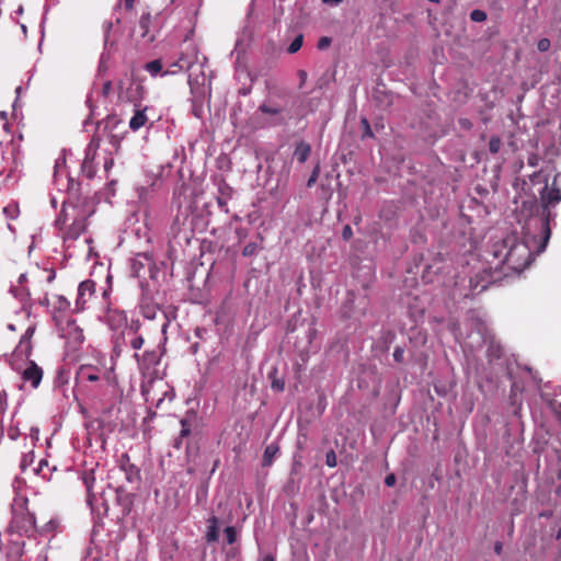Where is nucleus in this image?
Returning <instances> with one entry per match:
<instances>
[{
    "mask_svg": "<svg viewBox=\"0 0 561 561\" xmlns=\"http://www.w3.org/2000/svg\"><path fill=\"white\" fill-rule=\"evenodd\" d=\"M94 214V206L88 196L81 192V184L69 179L67 198L56 219V226L64 231V240H77L87 231L88 219Z\"/></svg>",
    "mask_w": 561,
    "mask_h": 561,
    "instance_id": "obj_1",
    "label": "nucleus"
},
{
    "mask_svg": "<svg viewBox=\"0 0 561 561\" xmlns=\"http://www.w3.org/2000/svg\"><path fill=\"white\" fill-rule=\"evenodd\" d=\"M56 273L54 270H34L23 273L19 277V284L23 286L26 294L44 307L50 306L47 287L55 280Z\"/></svg>",
    "mask_w": 561,
    "mask_h": 561,
    "instance_id": "obj_2",
    "label": "nucleus"
},
{
    "mask_svg": "<svg viewBox=\"0 0 561 561\" xmlns=\"http://www.w3.org/2000/svg\"><path fill=\"white\" fill-rule=\"evenodd\" d=\"M11 508L12 518L8 526V533L20 537H33L36 533V520L34 514L28 510V500L26 497H15Z\"/></svg>",
    "mask_w": 561,
    "mask_h": 561,
    "instance_id": "obj_3",
    "label": "nucleus"
},
{
    "mask_svg": "<svg viewBox=\"0 0 561 561\" xmlns=\"http://www.w3.org/2000/svg\"><path fill=\"white\" fill-rule=\"evenodd\" d=\"M162 353L154 348L146 350L141 354L138 352L134 354V358L142 377L140 390L145 397H148L152 383L160 378L159 365ZM146 399L148 400V398Z\"/></svg>",
    "mask_w": 561,
    "mask_h": 561,
    "instance_id": "obj_4",
    "label": "nucleus"
},
{
    "mask_svg": "<svg viewBox=\"0 0 561 561\" xmlns=\"http://www.w3.org/2000/svg\"><path fill=\"white\" fill-rule=\"evenodd\" d=\"M169 15L170 12L167 8L154 13L150 11L144 12L134 28V34L146 44L153 43L165 25Z\"/></svg>",
    "mask_w": 561,
    "mask_h": 561,
    "instance_id": "obj_5",
    "label": "nucleus"
},
{
    "mask_svg": "<svg viewBox=\"0 0 561 561\" xmlns=\"http://www.w3.org/2000/svg\"><path fill=\"white\" fill-rule=\"evenodd\" d=\"M503 247L506 249L503 263L514 272L520 273L527 268L534 260V254L526 242L507 238L504 240Z\"/></svg>",
    "mask_w": 561,
    "mask_h": 561,
    "instance_id": "obj_6",
    "label": "nucleus"
},
{
    "mask_svg": "<svg viewBox=\"0 0 561 561\" xmlns=\"http://www.w3.org/2000/svg\"><path fill=\"white\" fill-rule=\"evenodd\" d=\"M561 201V191L558 187H548V185L545 186V188L541 192V203H542V215L543 218L541 220V243L538 247V252L545 251L547 243L551 236V229H550V220H553L556 215L551 213L550 206H554Z\"/></svg>",
    "mask_w": 561,
    "mask_h": 561,
    "instance_id": "obj_7",
    "label": "nucleus"
},
{
    "mask_svg": "<svg viewBox=\"0 0 561 561\" xmlns=\"http://www.w3.org/2000/svg\"><path fill=\"white\" fill-rule=\"evenodd\" d=\"M118 98L122 101L134 103L135 107L140 106V102L146 95V89L137 77L130 76L126 80L117 81Z\"/></svg>",
    "mask_w": 561,
    "mask_h": 561,
    "instance_id": "obj_8",
    "label": "nucleus"
},
{
    "mask_svg": "<svg viewBox=\"0 0 561 561\" xmlns=\"http://www.w3.org/2000/svg\"><path fill=\"white\" fill-rule=\"evenodd\" d=\"M112 375V369L107 368L105 365H92V364H83L78 368L77 378L81 382H96L104 380L106 382L110 381Z\"/></svg>",
    "mask_w": 561,
    "mask_h": 561,
    "instance_id": "obj_9",
    "label": "nucleus"
},
{
    "mask_svg": "<svg viewBox=\"0 0 561 561\" xmlns=\"http://www.w3.org/2000/svg\"><path fill=\"white\" fill-rule=\"evenodd\" d=\"M43 375V369L33 360H28L26 367L21 371L23 382L30 383L33 389L38 388Z\"/></svg>",
    "mask_w": 561,
    "mask_h": 561,
    "instance_id": "obj_10",
    "label": "nucleus"
},
{
    "mask_svg": "<svg viewBox=\"0 0 561 561\" xmlns=\"http://www.w3.org/2000/svg\"><path fill=\"white\" fill-rule=\"evenodd\" d=\"M96 284L92 279H85L78 287V297L76 300L77 310L85 309L87 302L94 296Z\"/></svg>",
    "mask_w": 561,
    "mask_h": 561,
    "instance_id": "obj_11",
    "label": "nucleus"
},
{
    "mask_svg": "<svg viewBox=\"0 0 561 561\" xmlns=\"http://www.w3.org/2000/svg\"><path fill=\"white\" fill-rule=\"evenodd\" d=\"M35 333V327L30 325L26 331L23 333V335L20 339V342L18 346L14 350V353L18 356H25L28 357L32 353L33 345H32V337Z\"/></svg>",
    "mask_w": 561,
    "mask_h": 561,
    "instance_id": "obj_12",
    "label": "nucleus"
},
{
    "mask_svg": "<svg viewBox=\"0 0 561 561\" xmlns=\"http://www.w3.org/2000/svg\"><path fill=\"white\" fill-rule=\"evenodd\" d=\"M121 468L126 473V479L130 483L140 481V470L130 462V458L127 454H123L119 460Z\"/></svg>",
    "mask_w": 561,
    "mask_h": 561,
    "instance_id": "obj_13",
    "label": "nucleus"
},
{
    "mask_svg": "<svg viewBox=\"0 0 561 561\" xmlns=\"http://www.w3.org/2000/svg\"><path fill=\"white\" fill-rule=\"evenodd\" d=\"M123 342L126 346L134 351H139L145 344V337L140 334H134L133 332H122Z\"/></svg>",
    "mask_w": 561,
    "mask_h": 561,
    "instance_id": "obj_14",
    "label": "nucleus"
},
{
    "mask_svg": "<svg viewBox=\"0 0 561 561\" xmlns=\"http://www.w3.org/2000/svg\"><path fill=\"white\" fill-rule=\"evenodd\" d=\"M24 545L23 540H11L8 551L7 558L9 561H22V556L24 553Z\"/></svg>",
    "mask_w": 561,
    "mask_h": 561,
    "instance_id": "obj_15",
    "label": "nucleus"
},
{
    "mask_svg": "<svg viewBox=\"0 0 561 561\" xmlns=\"http://www.w3.org/2000/svg\"><path fill=\"white\" fill-rule=\"evenodd\" d=\"M147 107L141 108L140 106L136 107V111L134 115L131 116L129 121V128L134 131L139 130L141 127L145 126L148 118L146 115Z\"/></svg>",
    "mask_w": 561,
    "mask_h": 561,
    "instance_id": "obj_16",
    "label": "nucleus"
},
{
    "mask_svg": "<svg viewBox=\"0 0 561 561\" xmlns=\"http://www.w3.org/2000/svg\"><path fill=\"white\" fill-rule=\"evenodd\" d=\"M205 539L209 543L219 539V520L216 516H211L207 519V531Z\"/></svg>",
    "mask_w": 561,
    "mask_h": 561,
    "instance_id": "obj_17",
    "label": "nucleus"
},
{
    "mask_svg": "<svg viewBox=\"0 0 561 561\" xmlns=\"http://www.w3.org/2000/svg\"><path fill=\"white\" fill-rule=\"evenodd\" d=\"M311 153V146L301 140L299 142H297L296 147H295V151H294V158L299 162V163H304L308 160L309 156Z\"/></svg>",
    "mask_w": 561,
    "mask_h": 561,
    "instance_id": "obj_18",
    "label": "nucleus"
},
{
    "mask_svg": "<svg viewBox=\"0 0 561 561\" xmlns=\"http://www.w3.org/2000/svg\"><path fill=\"white\" fill-rule=\"evenodd\" d=\"M95 157L84 154V159L81 163V173L89 180L93 179L96 173V164L94 163Z\"/></svg>",
    "mask_w": 561,
    "mask_h": 561,
    "instance_id": "obj_19",
    "label": "nucleus"
},
{
    "mask_svg": "<svg viewBox=\"0 0 561 561\" xmlns=\"http://www.w3.org/2000/svg\"><path fill=\"white\" fill-rule=\"evenodd\" d=\"M278 451H279V446L277 444L273 443V444L267 445L265 447V450L263 454L262 466L270 467L273 463L274 458L276 457Z\"/></svg>",
    "mask_w": 561,
    "mask_h": 561,
    "instance_id": "obj_20",
    "label": "nucleus"
},
{
    "mask_svg": "<svg viewBox=\"0 0 561 561\" xmlns=\"http://www.w3.org/2000/svg\"><path fill=\"white\" fill-rule=\"evenodd\" d=\"M82 480H83V483H84L85 489H87L88 502L91 503L92 500L95 499V494L93 492V485H94V482H95L94 472L92 470L84 472L83 477H82Z\"/></svg>",
    "mask_w": 561,
    "mask_h": 561,
    "instance_id": "obj_21",
    "label": "nucleus"
},
{
    "mask_svg": "<svg viewBox=\"0 0 561 561\" xmlns=\"http://www.w3.org/2000/svg\"><path fill=\"white\" fill-rule=\"evenodd\" d=\"M53 299H54L53 308H54L55 311L64 312V311L69 309L70 302L62 295H54Z\"/></svg>",
    "mask_w": 561,
    "mask_h": 561,
    "instance_id": "obj_22",
    "label": "nucleus"
},
{
    "mask_svg": "<svg viewBox=\"0 0 561 561\" xmlns=\"http://www.w3.org/2000/svg\"><path fill=\"white\" fill-rule=\"evenodd\" d=\"M8 408V393L5 390L0 391V434L3 435V414Z\"/></svg>",
    "mask_w": 561,
    "mask_h": 561,
    "instance_id": "obj_23",
    "label": "nucleus"
},
{
    "mask_svg": "<svg viewBox=\"0 0 561 561\" xmlns=\"http://www.w3.org/2000/svg\"><path fill=\"white\" fill-rule=\"evenodd\" d=\"M162 62L160 59H154L145 65V70L148 71L152 77H156L162 70Z\"/></svg>",
    "mask_w": 561,
    "mask_h": 561,
    "instance_id": "obj_24",
    "label": "nucleus"
},
{
    "mask_svg": "<svg viewBox=\"0 0 561 561\" xmlns=\"http://www.w3.org/2000/svg\"><path fill=\"white\" fill-rule=\"evenodd\" d=\"M302 44H304V35L298 34L294 38V41L290 43V45L287 47L288 54H296L298 50H300V48L302 47Z\"/></svg>",
    "mask_w": 561,
    "mask_h": 561,
    "instance_id": "obj_25",
    "label": "nucleus"
},
{
    "mask_svg": "<svg viewBox=\"0 0 561 561\" xmlns=\"http://www.w3.org/2000/svg\"><path fill=\"white\" fill-rule=\"evenodd\" d=\"M99 148H100V138L98 136H93L88 145L85 153L90 154L91 157H96V151Z\"/></svg>",
    "mask_w": 561,
    "mask_h": 561,
    "instance_id": "obj_26",
    "label": "nucleus"
},
{
    "mask_svg": "<svg viewBox=\"0 0 561 561\" xmlns=\"http://www.w3.org/2000/svg\"><path fill=\"white\" fill-rule=\"evenodd\" d=\"M192 433V423L187 419L181 420L180 438L188 437Z\"/></svg>",
    "mask_w": 561,
    "mask_h": 561,
    "instance_id": "obj_27",
    "label": "nucleus"
},
{
    "mask_svg": "<svg viewBox=\"0 0 561 561\" xmlns=\"http://www.w3.org/2000/svg\"><path fill=\"white\" fill-rule=\"evenodd\" d=\"M502 146V140L499 136H492L489 141V150L491 153L496 154Z\"/></svg>",
    "mask_w": 561,
    "mask_h": 561,
    "instance_id": "obj_28",
    "label": "nucleus"
},
{
    "mask_svg": "<svg viewBox=\"0 0 561 561\" xmlns=\"http://www.w3.org/2000/svg\"><path fill=\"white\" fill-rule=\"evenodd\" d=\"M360 126L363 128V138H373L374 133L371 130L370 124L366 117H362Z\"/></svg>",
    "mask_w": 561,
    "mask_h": 561,
    "instance_id": "obj_29",
    "label": "nucleus"
},
{
    "mask_svg": "<svg viewBox=\"0 0 561 561\" xmlns=\"http://www.w3.org/2000/svg\"><path fill=\"white\" fill-rule=\"evenodd\" d=\"M3 213L7 215L10 219H15L19 216V207L15 204H10L3 208Z\"/></svg>",
    "mask_w": 561,
    "mask_h": 561,
    "instance_id": "obj_30",
    "label": "nucleus"
},
{
    "mask_svg": "<svg viewBox=\"0 0 561 561\" xmlns=\"http://www.w3.org/2000/svg\"><path fill=\"white\" fill-rule=\"evenodd\" d=\"M226 540L229 545H232L237 540V530L233 526H228L224 530Z\"/></svg>",
    "mask_w": 561,
    "mask_h": 561,
    "instance_id": "obj_31",
    "label": "nucleus"
},
{
    "mask_svg": "<svg viewBox=\"0 0 561 561\" xmlns=\"http://www.w3.org/2000/svg\"><path fill=\"white\" fill-rule=\"evenodd\" d=\"M140 328L141 322L139 320H131L123 332H133L134 334H140Z\"/></svg>",
    "mask_w": 561,
    "mask_h": 561,
    "instance_id": "obj_32",
    "label": "nucleus"
},
{
    "mask_svg": "<svg viewBox=\"0 0 561 561\" xmlns=\"http://www.w3.org/2000/svg\"><path fill=\"white\" fill-rule=\"evenodd\" d=\"M319 173H320V164H316V167L313 168L312 172H311V175L309 176L308 181H307V186L308 187H312L318 178H319Z\"/></svg>",
    "mask_w": 561,
    "mask_h": 561,
    "instance_id": "obj_33",
    "label": "nucleus"
},
{
    "mask_svg": "<svg viewBox=\"0 0 561 561\" xmlns=\"http://www.w3.org/2000/svg\"><path fill=\"white\" fill-rule=\"evenodd\" d=\"M470 19L473 21V22H483L486 20V13L482 10H473L471 13H470Z\"/></svg>",
    "mask_w": 561,
    "mask_h": 561,
    "instance_id": "obj_34",
    "label": "nucleus"
},
{
    "mask_svg": "<svg viewBox=\"0 0 561 561\" xmlns=\"http://www.w3.org/2000/svg\"><path fill=\"white\" fill-rule=\"evenodd\" d=\"M259 110L264 113V114H270V115H277L282 112L280 108L278 107H274V106H270L267 104H261Z\"/></svg>",
    "mask_w": 561,
    "mask_h": 561,
    "instance_id": "obj_35",
    "label": "nucleus"
},
{
    "mask_svg": "<svg viewBox=\"0 0 561 561\" xmlns=\"http://www.w3.org/2000/svg\"><path fill=\"white\" fill-rule=\"evenodd\" d=\"M256 250H257V244L254 242H250L243 248L242 255L243 256H252L256 253Z\"/></svg>",
    "mask_w": 561,
    "mask_h": 561,
    "instance_id": "obj_36",
    "label": "nucleus"
},
{
    "mask_svg": "<svg viewBox=\"0 0 561 561\" xmlns=\"http://www.w3.org/2000/svg\"><path fill=\"white\" fill-rule=\"evenodd\" d=\"M325 463L328 467L330 468H334L336 467L337 465V461H336V455L334 453V450H329L325 455Z\"/></svg>",
    "mask_w": 561,
    "mask_h": 561,
    "instance_id": "obj_37",
    "label": "nucleus"
},
{
    "mask_svg": "<svg viewBox=\"0 0 561 561\" xmlns=\"http://www.w3.org/2000/svg\"><path fill=\"white\" fill-rule=\"evenodd\" d=\"M113 92V83L111 80H106L102 84L101 94L103 98H108Z\"/></svg>",
    "mask_w": 561,
    "mask_h": 561,
    "instance_id": "obj_38",
    "label": "nucleus"
},
{
    "mask_svg": "<svg viewBox=\"0 0 561 561\" xmlns=\"http://www.w3.org/2000/svg\"><path fill=\"white\" fill-rule=\"evenodd\" d=\"M551 46V43H550V39L549 38H541L538 41L537 43V49L540 51V53H545V51H548L549 48Z\"/></svg>",
    "mask_w": 561,
    "mask_h": 561,
    "instance_id": "obj_39",
    "label": "nucleus"
},
{
    "mask_svg": "<svg viewBox=\"0 0 561 561\" xmlns=\"http://www.w3.org/2000/svg\"><path fill=\"white\" fill-rule=\"evenodd\" d=\"M393 359L397 363H402L404 359V348L401 346H397L393 351Z\"/></svg>",
    "mask_w": 561,
    "mask_h": 561,
    "instance_id": "obj_40",
    "label": "nucleus"
},
{
    "mask_svg": "<svg viewBox=\"0 0 561 561\" xmlns=\"http://www.w3.org/2000/svg\"><path fill=\"white\" fill-rule=\"evenodd\" d=\"M331 45V38L330 37H327V36H323L321 37L319 41H318V48L319 49H325L328 48L329 46Z\"/></svg>",
    "mask_w": 561,
    "mask_h": 561,
    "instance_id": "obj_41",
    "label": "nucleus"
},
{
    "mask_svg": "<svg viewBox=\"0 0 561 561\" xmlns=\"http://www.w3.org/2000/svg\"><path fill=\"white\" fill-rule=\"evenodd\" d=\"M118 123H119V119L117 118L116 115H108L105 119V127L115 126Z\"/></svg>",
    "mask_w": 561,
    "mask_h": 561,
    "instance_id": "obj_42",
    "label": "nucleus"
},
{
    "mask_svg": "<svg viewBox=\"0 0 561 561\" xmlns=\"http://www.w3.org/2000/svg\"><path fill=\"white\" fill-rule=\"evenodd\" d=\"M353 236V230L351 226L346 225L342 230V237L344 240H350Z\"/></svg>",
    "mask_w": 561,
    "mask_h": 561,
    "instance_id": "obj_43",
    "label": "nucleus"
},
{
    "mask_svg": "<svg viewBox=\"0 0 561 561\" xmlns=\"http://www.w3.org/2000/svg\"><path fill=\"white\" fill-rule=\"evenodd\" d=\"M396 481H397L396 476L393 473H390L386 477L385 484L387 486H393L396 484Z\"/></svg>",
    "mask_w": 561,
    "mask_h": 561,
    "instance_id": "obj_44",
    "label": "nucleus"
},
{
    "mask_svg": "<svg viewBox=\"0 0 561 561\" xmlns=\"http://www.w3.org/2000/svg\"><path fill=\"white\" fill-rule=\"evenodd\" d=\"M8 436L12 439V440H15L18 437H19V430L15 428V427H10L8 430Z\"/></svg>",
    "mask_w": 561,
    "mask_h": 561,
    "instance_id": "obj_45",
    "label": "nucleus"
},
{
    "mask_svg": "<svg viewBox=\"0 0 561 561\" xmlns=\"http://www.w3.org/2000/svg\"><path fill=\"white\" fill-rule=\"evenodd\" d=\"M298 77L300 80V88H301L306 83L308 75L305 70H298Z\"/></svg>",
    "mask_w": 561,
    "mask_h": 561,
    "instance_id": "obj_46",
    "label": "nucleus"
},
{
    "mask_svg": "<svg viewBox=\"0 0 561 561\" xmlns=\"http://www.w3.org/2000/svg\"><path fill=\"white\" fill-rule=\"evenodd\" d=\"M272 388H273V389H276V390H278V391H283V390H284V382H280V381H278V380H275V381H273V383H272Z\"/></svg>",
    "mask_w": 561,
    "mask_h": 561,
    "instance_id": "obj_47",
    "label": "nucleus"
},
{
    "mask_svg": "<svg viewBox=\"0 0 561 561\" xmlns=\"http://www.w3.org/2000/svg\"><path fill=\"white\" fill-rule=\"evenodd\" d=\"M12 173L13 168H10L9 170H7V168H0V176L5 174L7 178H10Z\"/></svg>",
    "mask_w": 561,
    "mask_h": 561,
    "instance_id": "obj_48",
    "label": "nucleus"
},
{
    "mask_svg": "<svg viewBox=\"0 0 561 561\" xmlns=\"http://www.w3.org/2000/svg\"><path fill=\"white\" fill-rule=\"evenodd\" d=\"M135 0H124V5L126 10H131L134 8Z\"/></svg>",
    "mask_w": 561,
    "mask_h": 561,
    "instance_id": "obj_49",
    "label": "nucleus"
},
{
    "mask_svg": "<svg viewBox=\"0 0 561 561\" xmlns=\"http://www.w3.org/2000/svg\"><path fill=\"white\" fill-rule=\"evenodd\" d=\"M537 162H538V159L535 154L530 156L528 158V164L531 165V167H536L537 165Z\"/></svg>",
    "mask_w": 561,
    "mask_h": 561,
    "instance_id": "obj_50",
    "label": "nucleus"
},
{
    "mask_svg": "<svg viewBox=\"0 0 561 561\" xmlns=\"http://www.w3.org/2000/svg\"><path fill=\"white\" fill-rule=\"evenodd\" d=\"M503 549V545L501 542H496L494 546V551L496 554H501Z\"/></svg>",
    "mask_w": 561,
    "mask_h": 561,
    "instance_id": "obj_51",
    "label": "nucleus"
},
{
    "mask_svg": "<svg viewBox=\"0 0 561 561\" xmlns=\"http://www.w3.org/2000/svg\"><path fill=\"white\" fill-rule=\"evenodd\" d=\"M27 461H28V455H25L21 461V468L22 470H24L26 468V465H27Z\"/></svg>",
    "mask_w": 561,
    "mask_h": 561,
    "instance_id": "obj_52",
    "label": "nucleus"
},
{
    "mask_svg": "<svg viewBox=\"0 0 561 561\" xmlns=\"http://www.w3.org/2000/svg\"><path fill=\"white\" fill-rule=\"evenodd\" d=\"M113 163H114L113 159H108L105 161L104 168L107 170L113 165Z\"/></svg>",
    "mask_w": 561,
    "mask_h": 561,
    "instance_id": "obj_53",
    "label": "nucleus"
},
{
    "mask_svg": "<svg viewBox=\"0 0 561 561\" xmlns=\"http://www.w3.org/2000/svg\"><path fill=\"white\" fill-rule=\"evenodd\" d=\"M460 124H461V126H463V127H469V126L471 125V124H470V122H469L468 119H460Z\"/></svg>",
    "mask_w": 561,
    "mask_h": 561,
    "instance_id": "obj_54",
    "label": "nucleus"
},
{
    "mask_svg": "<svg viewBox=\"0 0 561 561\" xmlns=\"http://www.w3.org/2000/svg\"><path fill=\"white\" fill-rule=\"evenodd\" d=\"M218 204H219V206H221V207L226 205V203H225L221 198H218Z\"/></svg>",
    "mask_w": 561,
    "mask_h": 561,
    "instance_id": "obj_55",
    "label": "nucleus"
},
{
    "mask_svg": "<svg viewBox=\"0 0 561 561\" xmlns=\"http://www.w3.org/2000/svg\"><path fill=\"white\" fill-rule=\"evenodd\" d=\"M263 561H274V559H273V557L267 556V557H265V558H264V560H263Z\"/></svg>",
    "mask_w": 561,
    "mask_h": 561,
    "instance_id": "obj_56",
    "label": "nucleus"
},
{
    "mask_svg": "<svg viewBox=\"0 0 561 561\" xmlns=\"http://www.w3.org/2000/svg\"><path fill=\"white\" fill-rule=\"evenodd\" d=\"M167 327H168V322H167V321H164V322H163V324H162V332H164V331H165Z\"/></svg>",
    "mask_w": 561,
    "mask_h": 561,
    "instance_id": "obj_57",
    "label": "nucleus"
},
{
    "mask_svg": "<svg viewBox=\"0 0 561 561\" xmlns=\"http://www.w3.org/2000/svg\"><path fill=\"white\" fill-rule=\"evenodd\" d=\"M12 159L15 160V153L14 151L11 152Z\"/></svg>",
    "mask_w": 561,
    "mask_h": 561,
    "instance_id": "obj_58",
    "label": "nucleus"
},
{
    "mask_svg": "<svg viewBox=\"0 0 561 561\" xmlns=\"http://www.w3.org/2000/svg\"><path fill=\"white\" fill-rule=\"evenodd\" d=\"M174 446H175V448H180V443L176 442Z\"/></svg>",
    "mask_w": 561,
    "mask_h": 561,
    "instance_id": "obj_59",
    "label": "nucleus"
}]
</instances>
